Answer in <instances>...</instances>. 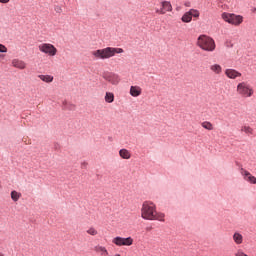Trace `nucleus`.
Masks as SVG:
<instances>
[{"label":"nucleus","mask_w":256,"mask_h":256,"mask_svg":"<svg viewBox=\"0 0 256 256\" xmlns=\"http://www.w3.org/2000/svg\"><path fill=\"white\" fill-rule=\"evenodd\" d=\"M141 217L145 221H165V214L157 211V205L151 201H144L141 207Z\"/></svg>","instance_id":"obj_1"},{"label":"nucleus","mask_w":256,"mask_h":256,"mask_svg":"<svg viewBox=\"0 0 256 256\" xmlns=\"http://www.w3.org/2000/svg\"><path fill=\"white\" fill-rule=\"evenodd\" d=\"M125 50L123 48H113V47H106L103 49L94 50L91 52V55L94 59H111V57H115L117 53H124Z\"/></svg>","instance_id":"obj_2"},{"label":"nucleus","mask_w":256,"mask_h":256,"mask_svg":"<svg viewBox=\"0 0 256 256\" xmlns=\"http://www.w3.org/2000/svg\"><path fill=\"white\" fill-rule=\"evenodd\" d=\"M196 44L202 51H207L208 53H213L217 47L215 40L207 35H200Z\"/></svg>","instance_id":"obj_3"},{"label":"nucleus","mask_w":256,"mask_h":256,"mask_svg":"<svg viewBox=\"0 0 256 256\" xmlns=\"http://www.w3.org/2000/svg\"><path fill=\"white\" fill-rule=\"evenodd\" d=\"M236 93L239 95V97H242L244 99H249L255 95V89H253V86L251 83L247 81H242L237 84L236 86Z\"/></svg>","instance_id":"obj_4"},{"label":"nucleus","mask_w":256,"mask_h":256,"mask_svg":"<svg viewBox=\"0 0 256 256\" xmlns=\"http://www.w3.org/2000/svg\"><path fill=\"white\" fill-rule=\"evenodd\" d=\"M221 17L223 21L229 23L230 25H234L235 27H239V25L243 23V16L241 15L224 12L222 13Z\"/></svg>","instance_id":"obj_5"},{"label":"nucleus","mask_w":256,"mask_h":256,"mask_svg":"<svg viewBox=\"0 0 256 256\" xmlns=\"http://www.w3.org/2000/svg\"><path fill=\"white\" fill-rule=\"evenodd\" d=\"M38 49L44 55H48V57H55L57 55V47L51 43H42L38 45Z\"/></svg>","instance_id":"obj_6"},{"label":"nucleus","mask_w":256,"mask_h":256,"mask_svg":"<svg viewBox=\"0 0 256 256\" xmlns=\"http://www.w3.org/2000/svg\"><path fill=\"white\" fill-rule=\"evenodd\" d=\"M112 243L116 245V247H131V245H133V238L131 236L127 238L116 236L112 239Z\"/></svg>","instance_id":"obj_7"},{"label":"nucleus","mask_w":256,"mask_h":256,"mask_svg":"<svg viewBox=\"0 0 256 256\" xmlns=\"http://www.w3.org/2000/svg\"><path fill=\"white\" fill-rule=\"evenodd\" d=\"M102 77L111 85H118L119 83H121V78L119 77V74L113 72H104Z\"/></svg>","instance_id":"obj_8"},{"label":"nucleus","mask_w":256,"mask_h":256,"mask_svg":"<svg viewBox=\"0 0 256 256\" xmlns=\"http://www.w3.org/2000/svg\"><path fill=\"white\" fill-rule=\"evenodd\" d=\"M161 7L162 8L160 10H156V13H158L159 15H165V13H171V11H173V6L169 1H162Z\"/></svg>","instance_id":"obj_9"},{"label":"nucleus","mask_w":256,"mask_h":256,"mask_svg":"<svg viewBox=\"0 0 256 256\" xmlns=\"http://www.w3.org/2000/svg\"><path fill=\"white\" fill-rule=\"evenodd\" d=\"M240 173L244 179V181H247L248 183H251L252 185H256V177L249 173V171L245 170L244 168L240 169Z\"/></svg>","instance_id":"obj_10"},{"label":"nucleus","mask_w":256,"mask_h":256,"mask_svg":"<svg viewBox=\"0 0 256 256\" xmlns=\"http://www.w3.org/2000/svg\"><path fill=\"white\" fill-rule=\"evenodd\" d=\"M225 75L228 77V79H237V77H241V72L235 70V69H226Z\"/></svg>","instance_id":"obj_11"},{"label":"nucleus","mask_w":256,"mask_h":256,"mask_svg":"<svg viewBox=\"0 0 256 256\" xmlns=\"http://www.w3.org/2000/svg\"><path fill=\"white\" fill-rule=\"evenodd\" d=\"M12 67H15L16 69H26L27 63L25 61L20 60V59H13L12 60Z\"/></svg>","instance_id":"obj_12"},{"label":"nucleus","mask_w":256,"mask_h":256,"mask_svg":"<svg viewBox=\"0 0 256 256\" xmlns=\"http://www.w3.org/2000/svg\"><path fill=\"white\" fill-rule=\"evenodd\" d=\"M233 242L235 245H243V234L240 232H235L232 235Z\"/></svg>","instance_id":"obj_13"},{"label":"nucleus","mask_w":256,"mask_h":256,"mask_svg":"<svg viewBox=\"0 0 256 256\" xmlns=\"http://www.w3.org/2000/svg\"><path fill=\"white\" fill-rule=\"evenodd\" d=\"M143 90L139 86H131L130 87V95L131 97H139Z\"/></svg>","instance_id":"obj_14"},{"label":"nucleus","mask_w":256,"mask_h":256,"mask_svg":"<svg viewBox=\"0 0 256 256\" xmlns=\"http://www.w3.org/2000/svg\"><path fill=\"white\" fill-rule=\"evenodd\" d=\"M210 71L215 73V75H221V73H223V67H221L219 64H213L210 66Z\"/></svg>","instance_id":"obj_15"},{"label":"nucleus","mask_w":256,"mask_h":256,"mask_svg":"<svg viewBox=\"0 0 256 256\" xmlns=\"http://www.w3.org/2000/svg\"><path fill=\"white\" fill-rule=\"evenodd\" d=\"M38 79H40V80L43 81L44 83H53L54 77H53L52 75H43V74H40V75H38Z\"/></svg>","instance_id":"obj_16"},{"label":"nucleus","mask_w":256,"mask_h":256,"mask_svg":"<svg viewBox=\"0 0 256 256\" xmlns=\"http://www.w3.org/2000/svg\"><path fill=\"white\" fill-rule=\"evenodd\" d=\"M119 156L121 157V159H131V152L123 148L119 150Z\"/></svg>","instance_id":"obj_17"},{"label":"nucleus","mask_w":256,"mask_h":256,"mask_svg":"<svg viewBox=\"0 0 256 256\" xmlns=\"http://www.w3.org/2000/svg\"><path fill=\"white\" fill-rule=\"evenodd\" d=\"M104 101L106 103H113V101H115V94H113L112 92H106Z\"/></svg>","instance_id":"obj_18"},{"label":"nucleus","mask_w":256,"mask_h":256,"mask_svg":"<svg viewBox=\"0 0 256 256\" xmlns=\"http://www.w3.org/2000/svg\"><path fill=\"white\" fill-rule=\"evenodd\" d=\"M181 21L183 23H191V21H193V18H191V14L189 12H186L182 16Z\"/></svg>","instance_id":"obj_19"},{"label":"nucleus","mask_w":256,"mask_h":256,"mask_svg":"<svg viewBox=\"0 0 256 256\" xmlns=\"http://www.w3.org/2000/svg\"><path fill=\"white\" fill-rule=\"evenodd\" d=\"M201 127H203V129H206L207 131H213V124L209 121H204L201 123Z\"/></svg>","instance_id":"obj_20"},{"label":"nucleus","mask_w":256,"mask_h":256,"mask_svg":"<svg viewBox=\"0 0 256 256\" xmlns=\"http://www.w3.org/2000/svg\"><path fill=\"white\" fill-rule=\"evenodd\" d=\"M241 131L243 133H246V135H253V128L249 125H244L241 127Z\"/></svg>","instance_id":"obj_21"},{"label":"nucleus","mask_w":256,"mask_h":256,"mask_svg":"<svg viewBox=\"0 0 256 256\" xmlns=\"http://www.w3.org/2000/svg\"><path fill=\"white\" fill-rule=\"evenodd\" d=\"M10 195H11L12 201L17 202V201H19V199H21V193L15 191V190H13Z\"/></svg>","instance_id":"obj_22"},{"label":"nucleus","mask_w":256,"mask_h":256,"mask_svg":"<svg viewBox=\"0 0 256 256\" xmlns=\"http://www.w3.org/2000/svg\"><path fill=\"white\" fill-rule=\"evenodd\" d=\"M188 13L190 14V17L193 19V17H195L196 19L199 18V10H196V9H190L188 11Z\"/></svg>","instance_id":"obj_23"},{"label":"nucleus","mask_w":256,"mask_h":256,"mask_svg":"<svg viewBox=\"0 0 256 256\" xmlns=\"http://www.w3.org/2000/svg\"><path fill=\"white\" fill-rule=\"evenodd\" d=\"M86 233L88 235H92V237H95V235H99V232L97 231V229H95V227H90L88 228V230L86 231Z\"/></svg>","instance_id":"obj_24"},{"label":"nucleus","mask_w":256,"mask_h":256,"mask_svg":"<svg viewBox=\"0 0 256 256\" xmlns=\"http://www.w3.org/2000/svg\"><path fill=\"white\" fill-rule=\"evenodd\" d=\"M0 53H7V46L0 44Z\"/></svg>","instance_id":"obj_25"},{"label":"nucleus","mask_w":256,"mask_h":256,"mask_svg":"<svg viewBox=\"0 0 256 256\" xmlns=\"http://www.w3.org/2000/svg\"><path fill=\"white\" fill-rule=\"evenodd\" d=\"M55 11L56 13H62L63 9L61 8V6H56Z\"/></svg>","instance_id":"obj_26"},{"label":"nucleus","mask_w":256,"mask_h":256,"mask_svg":"<svg viewBox=\"0 0 256 256\" xmlns=\"http://www.w3.org/2000/svg\"><path fill=\"white\" fill-rule=\"evenodd\" d=\"M2 5H7V3H11V0H0Z\"/></svg>","instance_id":"obj_27"},{"label":"nucleus","mask_w":256,"mask_h":256,"mask_svg":"<svg viewBox=\"0 0 256 256\" xmlns=\"http://www.w3.org/2000/svg\"><path fill=\"white\" fill-rule=\"evenodd\" d=\"M185 7H191V3L186 2V3H185Z\"/></svg>","instance_id":"obj_28"},{"label":"nucleus","mask_w":256,"mask_h":256,"mask_svg":"<svg viewBox=\"0 0 256 256\" xmlns=\"http://www.w3.org/2000/svg\"><path fill=\"white\" fill-rule=\"evenodd\" d=\"M0 256H5L3 253L0 252Z\"/></svg>","instance_id":"obj_29"}]
</instances>
